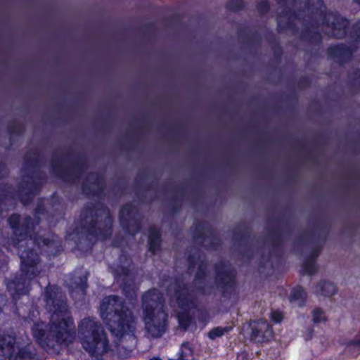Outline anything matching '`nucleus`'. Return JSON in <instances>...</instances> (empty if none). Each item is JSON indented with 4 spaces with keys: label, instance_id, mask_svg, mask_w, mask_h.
<instances>
[{
    "label": "nucleus",
    "instance_id": "f257e3e1",
    "mask_svg": "<svg viewBox=\"0 0 360 360\" xmlns=\"http://www.w3.org/2000/svg\"><path fill=\"white\" fill-rule=\"evenodd\" d=\"M189 269L197 266V272L193 281L195 290H191L184 282L183 277L172 282L167 287L168 294L173 297L178 306L185 311L178 314L180 327L186 330L190 323L187 309L193 306V299L196 293L209 294L214 285L224 287L231 283L234 274L231 266L223 262L215 265V276L213 278L207 271V264L198 252L188 257Z\"/></svg>",
    "mask_w": 360,
    "mask_h": 360
},
{
    "label": "nucleus",
    "instance_id": "f03ea898",
    "mask_svg": "<svg viewBox=\"0 0 360 360\" xmlns=\"http://www.w3.org/2000/svg\"><path fill=\"white\" fill-rule=\"evenodd\" d=\"M100 309L102 319L107 323L111 333L119 339V356L123 359L131 356L137 343L133 313L122 298L114 295L104 297Z\"/></svg>",
    "mask_w": 360,
    "mask_h": 360
},
{
    "label": "nucleus",
    "instance_id": "7ed1b4c3",
    "mask_svg": "<svg viewBox=\"0 0 360 360\" xmlns=\"http://www.w3.org/2000/svg\"><path fill=\"white\" fill-rule=\"evenodd\" d=\"M34 230V223L30 217L24 218L21 224L20 230L17 229L15 233L20 236L25 235V239H22L18 244L20 257L21 260L22 276L10 281L7 288L14 297L15 295L25 294L28 291L30 281L37 277L41 271L40 259L33 250L23 249L25 245L32 243V232Z\"/></svg>",
    "mask_w": 360,
    "mask_h": 360
},
{
    "label": "nucleus",
    "instance_id": "20e7f679",
    "mask_svg": "<svg viewBox=\"0 0 360 360\" xmlns=\"http://www.w3.org/2000/svg\"><path fill=\"white\" fill-rule=\"evenodd\" d=\"M44 300L47 310L51 314L50 335L57 343L69 345L75 339V334L64 295L58 288L48 286L44 292Z\"/></svg>",
    "mask_w": 360,
    "mask_h": 360
},
{
    "label": "nucleus",
    "instance_id": "39448f33",
    "mask_svg": "<svg viewBox=\"0 0 360 360\" xmlns=\"http://www.w3.org/2000/svg\"><path fill=\"white\" fill-rule=\"evenodd\" d=\"M78 338L82 347L96 360L106 353L109 342L101 323L95 318L86 317L78 324Z\"/></svg>",
    "mask_w": 360,
    "mask_h": 360
},
{
    "label": "nucleus",
    "instance_id": "423d86ee",
    "mask_svg": "<svg viewBox=\"0 0 360 360\" xmlns=\"http://www.w3.org/2000/svg\"><path fill=\"white\" fill-rule=\"evenodd\" d=\"M81 217L83 226L91 235L105 239L112 233V219L109 210L103 207L86 208Z\"/></svg>",
    "mask_w": 360,
    "mask_h": 360
},
{
    "label": "nucleus",
    "instance_id": "0eeeda50",
    "mask_svg": "<svg viewBox=\"0 0 360 360\" xmlns=\"http://www.w3.org/2000/svg\"><path fill=\"white\" fill-rule=\"evenodd\" d=\"M131 262L127 255H121L112 266V272L122 288L125 296L133 300L136 297L137 287L134 283V274L131 270Z\"/></svg>",
    "mask_w": 360,
    "mask_h": 360
},
{
    "label": "nucleus",
    "instance_id": "6e6552de",
    "mask_svg": "<svg viewBox=\"0 0 360 360\" xmlns=\"http://www.w3.org/2000/svg\"><path fill=\"white\" fill-rule=\"evenodd\" d=\"M167 315L164 309L155 313L144 314L145 329L148 338H160L166 331Z\"/></svg>",
    "mask_w": 360,
    "mask_h": 360
},
{
    "label": "nucleus",
    "instance_id": "1a4fd4ad",
    "mask_svg": "<svg viewBox=\"0 0 360 360\" xmlns=\"http://www.w3.org/2000/svg\"><path fill=\"white\" fill-rule=\"evenodd\" d=\"M323 23L326 26V34L332 37L340 39L345 36L348 22L340 15L327 13L323 17Z\"/></svg>",
    "mask_w": 360,
    "mask_h": 360
},
{
    "label": "nucleus",
    "instance_id": "9d476101",
    "mask_svg": "<svg viewBox=\"0 0 360 360\" xmlns=\"http://www.w3.org/2000/svg\"><path fill=\"white\" fill-rule=\"evenodd\" d=\"M120 223L124 229L131 235L140 230V217L136 209L131 204L122 207L120 213Z\"/></svg>",
    "mask_w": 360,
    "mask_h": 360
},
{
    "label": "nucleus",
    "instance_id": "9b49d317",
    "mask_svg": "<svg viewBox=\"0 0 360 360\" xmlns=\"http://www.w3.org/2000/svg\"><path fill=\"white\" fill-rule=\"evenodd\" d=\"M25 341H17L13 332H6L0 334V360H11L14 353L15 344L22 347L25 345Z\"/></svg>",
    "mask_w": 360,
    "mask_h": 360
},
{
    "label": "nucleus",
    "instance_id": "f8f14e48",
    "mask_svg": "<svg viewBox=\"0 0 360 360\" xmlns=\"http://www.w3.org/2000/svg\"><path fill=\"white\" fill-rule=\"evenodd\" d=\"M144 314L155 313L163 309V298L157 290H150L142 296Z\"/></svg>",
    "mask_w": 360,
    "mask_h": 360
},
{
    "label": "nucleus",
    "instance_id": "ddd939ff",
    "mask_svg": "<svg viewBox=\"0 0 360 360\" xmlns=\"http://www.w3.org/2000/svg\"><path fill=\"white\" fill-rule=\"evenodd\" d=\"M24 179L19 186L18 196L20 198L24 204L28 203L32 195L39 188L41 182L37 179L36 176L26 177Z\"/></svg>",
    "mask_w": 360,
    "mask_h": 360
},
{
    "label": "nucleus",
    "instance_id": "4468645a",
    "mask_svg": "<svg viewBox=\"0 0 360 360\" xmlns=\"http://www.w3.org/2000/svg\"><path fill=\"white\" fill-rule=\"evenodd\" d=\"M32 335L36 339L37 342L44 348H53L56 344L59 345L56 342L54 337L49 333V337L45 338V324L41 321H36L31 326Z\"/></svg>",
    "mask_w": 360,
    "mask_h": 360
},
{
    "label": "nucleus",
    "instance_id": "2eb2a0df",
    "mask_svg": "<svg viewBox=\"0 0 360 360\" xmlns=\"http://www.w3.org/2000/svg\"><path fill=\"white\" fill-rule=\"evenodd\" d=\"M272 336V330L265 321L261 320L252 327L251 339L257 342L264 341Z\"/></svg>",
    "mask_w": 360,
    "mask_h": 360
},
{
    "label": "nucleus",
    "instance_id": "dca6fc26",
    "mask_svg": "<svg viewBox=\"0 0 360 360\" xmlns=\"http://www.w3.org/2000/svg\"><path fill=\"white\" fill-rule=\"evenodd\" d=\"M30 339L24 342L25 345L20 347L11 360H41L37 350L30 344Z\"/></svg>",
    "mask_w": 360,
    "mask_h": 360
},
{
    "label": "nucleus",
    "instance_id": "f3484780",
    "mask_svg": "<svg viewBox=\"0 0 360 360\" xmlns=\"http://www.w3.org/2000/svg\"><path fill=\"white\" fill-rule=\"evenodd\" d=\"M103 188V181L96 174H91L84 184L82 190L86 195H98Z\"/></svg>",
    "mask_w": 360,
    "mask_h": 360
},
{
    "label": "nucleus",
    "instance_id": "a211bd4d",
    "mask_svg": "<svg viewBox=\"0 0 360 360\" xmlns=\"http://www.w3.org/2000/svg\"><path fill=\"white\" fill-rule=\"evenodd\" d=\"M337 292L335 285L328 281H323L319 282L315 287V293L323 297H331Z\"/></svg>",
    "mask_w": 360,
    "mask_h": 360
},
{
    "label": "nucleus",
    "instance_id": "6ab92c4d",
    "mask_svg": "<svg viewBox=\"0 0 360 360\" xmlns=\"http://www.w3.org/2000/svg\"><path fill=\"white\" fill-rule=\"evenodd\" d=\"M329 54L338 60L340 63L346 61L352 55L350 49L345 46H335L328 49Z\"/></svg>",
    "mask_w": 360,
    "mask_h": 360
},
{
    "label": "nucleus",
    "instance_id": "aec40b11",
    "mask_svg": "<svg viewBox=\"0 0 360 360\" xmlns=\"http://www.w3.org/2000/svg\"><path fill=\"white\" fill-rule=\"evenodd\" d=\"M320 252V248H316L311 255L303 263L302 270L305 274L311 275L316 272L317 267L315 264L314 259L319 255Z\"/></svg>",
    "mask_w": 360,
    "mask_h": 360
},
{
    "label": "nucleus",
    "instance_id": "412c9836",
    "mask_svg": "<svg viewBox=\"0 0 360 360\" xmlns=\"http://www.w3.org/2000/svg\"><path fill=\"white\" fill-rule=\"evenodd\" d=\"M149 250L155 253L160 245V235L158 230L154 227L150 228L148 238Z\"/></svg>",
    "mask_w": 360,
    "mask_h": 360
},
{
    "label": "nucleus",
    "instance_id": "4be33fe9",
    "mask_svg": "<svg viewBox=\"0 0 360 360\" xmlns=\"http://www.w3.org/2000/svg\"><path fill=\"white\" fill-rule=\"evenodd\" d=\"M307 298V293L304 290L300 287L295 288L291 292L290 297V301L292 303L295 304L298 307H301L304 304V300Z\"/></svg>",
    "mask_w": 360,
    "mask_h": 360
},
{
    "label": "nucleus",
    "instance_id": "5701e85b",
    "mask_svg": "<svg viewBox=\"0 0 360 360\" xmlns=\"http://www.w3.org/2000/svg\"><path fill=\"white\" fill-rule=\"evenodd\" d=\"M197 243H202L204 246L215 248L217 245L219 244V240L217 238L210 234V236H206L202 240H200V238L195 239Z\"/></svg>",
    "mask_w": 360,
    "mask_h": 360
},
{
    "label": "nucleus",
    "instance_id": "b1692460",
    "mask_svg": "<svg viewBox=\"0 0 360 360\" xmlns=\"http://www.w3.org/2000/svg\"><path fill=\"white\" fill-rule=\"evenodd\" d=\"M231 329V326L217 327L208 333V337L211 340H214L217 338L221 337L224 334L228 333Z\"/></svg>",
    "mask_w": 360,
    "mask_h": 360
},
{
    "label": "nucleus",
    "instance_id": "393cba45",
    "mask_svg": "<svg viewBox=\"0 0 360 360\" xmlns=\"http://www.w3.org/2000/svg\"><path fill=\"white\" fill-rule=\"evenodd\" d=\"M14 195L13 189L11 186L4 184L0 185V201L8 198H13Z\"/></svg>",
    "mask_w": 360,
    "mask_h": 360
},
{
    "label": "nucleus",
    "instance_id": "a878e982",
    "mask_svg": "<svg viewBox=\"0 0 360 360\" xmlns=\"http://www.w3.org/2000/svg\"><path fill=\"white\" fill-rule=\"evenodd\" d=\"M7 264V257L0 250V269L3 267L4 264ZM6 297L5 296L0 295V311L4 305L6 304Z\"/></svg>",
    "mask_w": 360,
    "mask_h": 360
},
{
    "label": "nucleus",
    "instance_id": "bb28decb",
    "mask_svg": "<svg viewBox=\"0 0 360 360\" xmlns=\"http://www.w3.org/2000/svg\"><path fill=\"white\" fill-rule=\"evenodd\" d=\"M326 318L322 310L320 309H316L313 311V321L314 323H320L321 321H326Z\"/></svg>",
    "mask_w": 360,
    "mask_h": 360
},
{
    "label": "nucleus",
    "instance_id": "cd10ccee",
    "mask_svg": "<svg viewBox=\"0 0 360 360\" xmlns=\"http://www.w3.org/2000/svg\"><path fill=\"white\" fill-rule=\"evenodd\" d=\"M86 283L85 282H82L79 285H77L75 289L72 291V296H75V294H79L81 296H84L86 292Z\"/></svg>",
    "mask_w": 360,
    "mask_h": 360
},
{
    "label": "nucleus",
    "instance_id": "c85d7f7f",
    "mask_svg": "<svg viewBox=\"0 0 360 360\" xmlns=\"http://www.w3.org/2000/svg\"><path fill=\"white\" fill-rule=\"evenodd\" d=\"M19 221L20 217L18 214H13L8 219V222L12 229L17 228Z\"/></svg>",
    "mask_w": 360,
    "mask_h": 360
},
{
    "label": "nucleus",
    "instance_id": "c756f323",
    "mask_svg": "<svg viewBox=\"0 0 360 360\" xmlns=\"http://www.w3.org/2000/svg\"><path fill=\"white\" fill-rule=\"evenodd\" d=\"M257 9L262 13H266L269 10V4L266 1H262L257 5Z\"/></svg>",
    "mask_w": 360,
    "mask_h": 360
},
{
    "label": "nucleus",
    "instance_id": "7c9ffc66",
    "mask_svg": "<svg viewBox=\"0 0 360 360\" xmlns=\"http://www.w3.org/2000/svg\"><path fill=\"white\" fill-rule=\"evenodd\" d=\"M271 318L275 322L279 323L283 319V315L281 312L274 311L271 312Z\"/></svg>",
    "mask_w": 360,
    "mask_h": 360
},
{
    "label": "nucleus",
    "instance_id": "2f4dec72",
    "mask_svg": "<svg viewBox=\"0 0 360 360\" xmlns=\"http://www.w3.org/2000/svg\"><path fill=\"white\" fill-rule=\"evenodd\" d=\"M7 174V169L4 164L0 163V178L4 176Z\"/></svg>",
    "mask_w": 360,
    "mask_h": 360
},
{
    "label": "nucleus",
    "instance_id": "473e14b6",
    "mask_svg": "<svg viewBox=\"0 0 360 360\" xmlns=\"http://www.w3.org/2000/svg\"><path fill=\"white\" fill-rule=\"evenodd\" d=\"M232 3L236 4L235 9H240L243 7V1L241 0H233Z\"/></svg>",
    "mask_w": 360,
    "mask_h": 360
},
{
    "label": "nucleus",
    "instance_id": "72a5a7b5",
    "mask_svg": "<svg viewBox=\"0 0 360 360\" xmlns=\"http://www.w3.org/2000/svg\"><path fill=\"white\" fill-rule=\"evenodd\" d=\"M53 172H55L58 176H60V177H63V178L64 177V176H63V172H62L61 171L58 170V169H57V167H56V165H53Z\"/></svg>",
    "mask_w": 360,
    "mask_h": 360
},
{
    "label": "nucleus",
    "instance_id": "f704fd0d",
    "mask_svg": "<svg viewBox=\"0 0 360 360\" xmlns=\"http://www.w3.org/2000/svg\"><path fill=\"white\" fill-rule=\"evenodd\" d=\"M350 345L360 346V337L350 342Z\"/></svg>",
    "mask_w": 360,
    "mask_h": 360
},
{
    "label": "nucleus",
    "instance_id": "c9c22d12",
    "mask_svg": "<svg viewBox=\"0 0 360 360\" xmlns=\"http://www.w3.org/2000/svg\"><path fill=\"white\" fill-rule=\"evenodd\" d=\"M312 33L313 32L311 31H309V32L307 34H304V37L306 38V39H309V40H312V38L314 37L313 36L311 37L310 35V33Z\"/></svg>",
    "mask_w": 360,
    "mask_h": 360
},
{
    "label": "nucleus",
    "instance_id": "e433bc0d",
    "mask_svg": "<svg viewBox=\"0 0 360 360\" xmlns=\"http://www.w3.org/2000/svg\"><path fill=\"white\" fill-rule=\"evenodd\" d=\"M283 19H284V17L280 16L278 20V27H281L282 29L283 27H282L281 24H282L283 21Z\"/></svg>",
    "mask_w": 360,
    "mask_h": 360
},
{
    "label": "nucleus",
    "instance_id": "4c0bfd02",
    "mask_svg": "<svg viewBox=\"0 0 360 360\" xmlns=\"http://www.w3.org/2000/svg\"><path fill=\"white\" fill-rule=\"evenodd\" d=\"M355 30H356V32L359 33V38H360V21L356 24Z\"/></svg>",
    "mask_w": 360,
    "mask_h": 360
},
{
    "label": "nucleus",
    "instance_id": "58836bf2",
    "mask_svg": "<svg viewBox=\"0 0 360 360\" xmlns=\"http://www.w3.org/2000/svg\"><path fill=\"white\" fill-rule=\"evenodd\" d=\"M313 33L314 34V37L316 39L319 38V34L318 33H316V32H313Z\"/></svg>",
    "mask_w": 360,
    "mask_h": 360
},
{
    "label": "nucleus",
    "instance_id": "ea45409f",
    "mask_svg": "<svg viewBox=\"0 0 360 360\" xmlns=\"http://www.w3.org/2000/svg\"><path fill=\"white\" fill-rule=\"evenodd\" d=\"M278 4H282L283 2L285 1V0H278Z\"/></svg>",
    "mask_w": 360,
    "mask_h": 360
},
{
    "label": "nucleus",
    "instance_id": "a19ab883",
    "mask_svg": "<svg viewBox=\"0 0 360 360\" xmlns=\"http://www.w3.org/2000/svg\"><path fill=\"white\" fill-rule=\"evenodd\" d=\"M356 3L360 5V0H354Z\"/></svg>",
    "mask_w": 360,
    "mask_h": 360
},
{
    "label": "nucleus",
    "instance_id": "79ce46f5",
    "mask_svg": "<svg viewBox=\"0 0 360 360\" xmlns=\"http://www.w3.org/2000/svg\"><path fill=\"white\" fill-rule=\"evenodd\" d=\"M40 212V207H39L37 208V212Z\"/></svg>",
    "mask_w": 360,
    "mask_h": 360
}]
</instances>
